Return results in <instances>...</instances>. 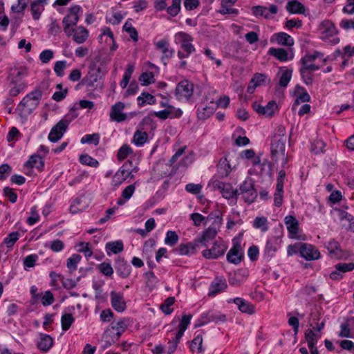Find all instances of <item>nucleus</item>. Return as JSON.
<instances>
[{"label": "nucleus", "instance_id": "f257e3e1", "mask_svg": "<svg viewBox=\"0 0 354 354\" xmlns=\"http://www.w3.org/2000/svg\"><path fill=\"white\" fill-rule=\"evenodd\" d=\"M213 219L214 222L202 234L201 236L196 239V243L207 246V243L214 239L220 230L222 225V216L219 210L212 212L207 217V220Z\"/></svg>", "mask_w": 354, "mask_h": 354}, {"label": "nucleus", "instance_id": "f03ea898", "mask_svg": "<svg viewBox=\"0 0 354 354\" xmlns=\"http://www.w3.org/2000/svg\"><path fill=\"white\" fill-rule=\"evenodd\" d=\"M26 73L24 70L15 69L8 77L9 81V95L10 97L17 96L26 87L24 77Z\"/></svg>", "mask_w": 354, "mask_h": 354}, {"label": "nucleus", "instance_id": "7ed1b4c3", "mask_svg": "<svg viewBox=\"0 0 354 354\" xmlns=\"http://www.w3.org/2000/svg\"><path fill=\"white\" fill-rule=\"evenodd\" d=\"M72 120L73 118L68 115H65L52 127L48 136V140L53 142H56L60 140L68 129V125Z\"/></svg>", "mask_w": 354, "mask_h": 354}, {"label": "nucleus", "instance_id": "20e7f679", "mask_svg": "<svg viewBox=\"0 0 354 354\" xmlns=\"http://www.w3.org/2000/svg\"><path fill=\"white\" fill-rule=\"evenodd\" d=\"M81 8L78 6L71 8L69 13L65 16L62 20L64 30L68 37L72 35L73 26L77 24L79 21V12Z\"/></svg>", "mask_w": 354, "mask_h": 354}, {"label": "nucleus", "instance_id": "39448f33", "mask_svg": "<svg viewBox=\"0 0 354 354\" xmlns=\"http://www.w3.org/2000/svg\"><path fill=\"white\" fill-rule=\"evenodd\" d=\"M41 96V91L39 89H35L22 99L19 106L22 107L23 109H26V111L30 113L38 106Z\"/></svg>", "mask_w": 354, "mask_h": 354}, {"label": "nucleus", "instance_id": "423d86ee", "mask_svg": "<svg viewBox=\"0 0 354 354\" xmlns=\"http://www.w3.org/2000/svg\"><path fill=\"white\" fill-rule=\"evenodd\" d=\"M241 194L243 200L249 203H252L257 197V191L254 188V184L251 178L246 179L239 187L238 195Z\"/></svg>", "mask_w": 354, "mask_h": 354}, {"label": "nucleus", "instance_id": "0eeeda50", "mask_svg": "<svg viewBox=\"0 0 354 354\" xmlns=\"http://www.w3.org/2000/svg\"><path fill=\"white\" fill-rule=\"evenodd\" d=\"M194 93V84L188 80L180 82L175 89V95L177 100L181 101L189 100Z\"/></svg>", "mask_w": 354, "mask_h": 354}, {"label": "nucleus", "instance_id": "6e6552de", "mask_svg": "<svg viewBox=\"0 0 354 354\" xmlns=\"http://www.w3.org/2000/svg\"><path fill=\"white\" fill-rule=\"evenodd\" d=\"M325 245L331 258L346 260L350 257V252L342 250L339 243L334 239L329 241Z\"/></svg>", "mask_w": 354, "mask_h": 354}, {"label": "nucleus", "instance_id": "1a4fd4ad", "mask_svg": "<svg viewBox=\"0 0 354 354\" xmlns=\"http://www.w3.org/2000/svg\"><path fill=\"white\" fill-rule=\"evenodd\" d=\"M287 138L281 139L275 137L272 138L270 144L271 156L273 161H277L280 157L285 156L286 142Z\"/></svg>", "mask_w": 354, "mask_h": 354}, {"label": "nucleus", "instance_id": "9d476101", "mask_svg": "<svg viewBox=\"0 0 354 354\" xmlns=\"http://www.w3.org/2000/svg\"><path fill=\"white\" fill-rule=\"evenodd\" d=\"M227 247L222 240L216 241L210 249L203 251V257L207 259H215L223 256Z\"/></svg>", "mask_w": 354, "mask_h": 354}, {"label": "nucleus", "instance_id": "9b49d317", "mask_svg": "<svg viewBox=\"0 0 354 354\" xmlns=\"http://www.w3.org/2000/svg\"><path fill=\"white\" fill-rule=\"evenodd\" d=\"M156 48L162 53L161 60L165 65L174 56V50L170 48V44L167 39H162L154 42Z\"/></svg>", "mask_w": 354, "mask_h": 354}, {"label": "nucleus", "instance_id": "f8f14e48", "mask_svg": "<svg viewBox=\"0 0 354 354\" xmlns=\"http://www.w3.org/2000/svg\"><path fill=\"white\" fill-rule=\"evenodd\" d=\"M212 187L214 189L219 190L223 196L227 199L236 198L238 196L239 191L237 189L234 190L230 184L223 183L219 180H213Z\"/></svg>", "mask_w": 354, "mask_h": 354}, {"label": "nucleus", "instance_id": "ddd939ff", "mask_svg": "<svg viewBox=\"0 0 354 354\" xmlns=\"http://www.w3.org/2000/svg\"><path fill=\"white\" fill-rule=\"evenodd\" d=\"M244 255L240 242L233 241V245L227 254L226 258L228 262L238 265L243 259Z\"/></svg>", "mask_w": 354, "mask_h": 354}, {"label": "nucleus", "instance_id": "4468645a", "mask_svg": "<svg viewBox=\"0 0 354 354\" xmlns=\"http://www.w3.org/2000/svg\"><path fill=\"white\" fill-rule=\"evenodd\" d=\"M300 256L307 261H314L321 257L319 250L313 245L302 243Z\"/></svg>", "mask_w": 354, "mask_h": 354}, {"label": "nucleus", "instance_id": "2eb2a0df", "mask_svg": "<svg viewBox=\"0 0 354 354\" xmlns=\"http://www.w3.org/2000/svg\"><path fill=\"white\" fill-rule=\"evenodd\" d=\"M110 297L111 306L115 311L121 313L126 309V301L122 292L111 291Z\"/></svg>", "mask_w": 354, "mask_h": 354}, {"label": "nucleus", "instance_id": "dca6fc26", "mask_svg": "<svg viewBox=\"0 0 354 354\" xmlns=\"http://www.w3.org/2000/svg\"><path fill=\"white\" fill-rule=\"evenodd\" d=\"M99 73L100 68L97 70L91 69L86 76L78 83V86H86L88 89H93L98 82Z\"/></svg>", "mask_w": 354, "mask_h": 354}, {"label": "nucleus", "instance_id": "f3484780", "mask_svg": "<svg viewBox=\"0 0 354 354\" xmlns=\"http://www.w3.org/2000/svg\"><path fill=\"white\" fill-rule=\"evenodd\" d=\"M115 268L118 275L122 278H127L131 274V268L130 265L124 258L120 257H118L115 260Z\"/></svg>", "mask_w": 354, "mask_h": 354}, {"label": "nucleus", "instance_id": "a211bd4d", "mask_svg": "<svg viewBox=\"0 0 354 354\" xmlns=\"http://www.w3.org/2000/svg\"><path fill=\"white\" fill-rule=\"evenodd\" d=\"M270 41L285 46H292L294 44L293 38L290 35L284 32L273 34L270 38Z\"/></svg>", "mask_w": 354, "mask_h": 354}, {"label": "nucleus", "instance_id": "6ab92c4d", "mask_svg": "<svg viewBox=\"0 0 354 354\" xmlns=\"http://www.w3.org/2000/svg\"><path fill=\"white\" fill-rule=\"evenodd\" d=\"M124 109V104L121 102H118L113 105L110 113L111 119L118 122L124 121L127 118V115L125 113H122Z\"/></svg>", "mask_w": 354, "mask_h": 354}, {"label": "nucleus", "instance_id": "aec40b11", "mask_svg": "<svg viewBox=\"0 0 354 354\" xmlns=\"http://www.w3.org/2000/svg\"><path fill=\"white\" fill-rule=\"evenodd\" d=\"M319 31L322 38L332 37L337 33L334 24L330 20L323 21L319 26Z\"/></svg>", "mask_w": 354, "mask_h": 354}, {"label": "nucleus", "instance_id": "412c9836", "mask_svg": "<svg viewBox=\"0 0 354 354\" xmlns=\"http://www.w3.org/2000/svg\"><path fill=\"white\" fill-rule=\"evenodd\" d=\"M284 223L286 225L290 237L295 238L299 232V221L295 216L288 215L284 218Z\"/></svg>", "mask_w": 354, "mask_h": 354}, {"label": "nucleus", "instance_id": "4be33fe9", "mask_svg": "<svg viewBox=\"0 0 354 354\" xmlns=\"http://www.w3.org/2000/svg\"><path fill=\"white\" fill-rule=\"evenodd\" d=\"M227 282L225 279L223 277H216L212 282L209 287V295H216L227 288Z\"/></svg>", "mask_w": 354, "mask_h": 354}, {"label": "nucleus", "instance_id": "5701e85b", "mask_svg": "<svg viewBox=\"0 0 354 354\" xmlns=\"http://www.w3.org/2000/svg\"><path fill=\"white\" fill-rule=\"evenodd\" d=\"M88 206L86 198L84 196H81L73 201L70 206V212L72 214H77L85 210Z\"/></svg>", "mask_w": 354, "mask_h": 354}, {"label": "nucleus", "instance_id": "b1692460", "mask_svg": "<svg viewBox=\"0 0 354 354\" xmlns=\"http://www.w3.org/2000/svg\"><path fill=\"white\" fill-rule=\"evenodd\" d=\"M233 302L238 306L239 310L242 313L252 315L254 313V306L248 301L236 297L233 299Z\"/></svg>", "mask_w": 354, "mask_h": 354}, {"label": "nucleus", "instance_id": "393cba45", "mask_svg": "<svg viewBox=\"0 0 354 354\" xmlns=\"http://www.w3.org/2000/svg\"><path fill=\"white\" fill-rule=\"evenodd\" d=\"M73 39L77 44H83L88 37V31L83 26H78L73 30Z\"/></svg>", "mask_w": 354, "mask_h": 354}, {"label": "nucleus", "instance_id": "a878e982", "mask_svg": "<svg viewBox=\"0 0 354 354\" xmlns=\"http://www.w3.org/2000/svg\"><path fill=\"white\" fill-rule=\"evenodd\" d=\"M203 331L198 330L194 334V337L190 344V349L192 352L202 353L204 350L203 348Z\"/></svg>", "mask_w": 354, "mask_h": 354}, {"label": "nucleus", "instance_id": "bb28decb", "mask_svg": "<svg viewBox=\"0 0 354 354\" xmlns=\"http://www.w3.org/2000/svg\"><path fill=\"white\" fill-rule=\"evenodd\" d=\"M268 53L270 55L274 57L280 62H286L293 58L292 55L289 56L288 51L284 48H270L268 50Z\"/></svg>", "mask_w": 354, "mask_h": 354}, {"label": "nucleus", "instance_id": "cd10ccee", "mask_svg": "<svg viewBox=\"0 0 354 354\" xmlns=\"http://www.w3.org/2000/svg\"><path fill=\"white\" fill-rule=\"evenodd\" d=\"M46 3V0H35L30 3V10L32 18L38 20L40 17L41 12L44 10V6Z\"/></svg>", "mask_w": 354, "mask_h": 354}, {"label": "nucleus", "instance_id": "c85d7f7f", "mask_svg": "<svg viewBox=\"0 0 354 354\" xmlns=\"http://www.w3.org/2000/svg\"><path fill=\"white\" fill-rule=\"evenodd\" d=\"M192 317V315H183L180 324L178 325V330L176 335V343H178L180 338L183 337L185 331L187 328L188 326L190 324L191 319Z\"/></svg>", "mask_w": 354, "mask_h": 354}, {"label": "nucleus", "instance_id": "c756f323", "mask_svg": "<svg viewBox=\"0 0 354 354\" xmlns=\"http://www.w3.org/2000/svg\"><path fill=\"white\" fill-rule=\"evenodd\" d=\"M286 8L288 12L292 14H304L306 12L305 6L297 0L289 1Z\"/></svg>", "mask_w": 354, "mask_h": 354}, {"label": "nucleus", "instance_id": "7c9ffc66", "mask_svg": "<svg viewBox=\"0 0 354 354\" xmlns=\"http://www.w3.org/2000/svg\"><path fill=\"white\" fill-rule=\"evenodd\" d=\"M281 239L278 236L270 238L266 245V252L272 256L274 253L280 248Z\"/></svg>", "mask_w": 354, "mask_h": 354}, {"label": "nucleus", "instance_id": "2f4dec72", "mask_svg": "<svg viewBox=\"0 0 354 354\" xmlns=\"http://www.w3.org/2000/svg\"><path fill=\"white\" fill-rule=\"evenodd\" d=\"M53 345V339L46 334H40V339L37 342V347L39 350L46 352L50 349Z\"/></svg>", "mask_w": 354, "mask_h": 354}, {"label": "nucleus", "instance_id": "473e14b6", "mask_svg": "<svg viewBox=\"0 0 354 354\" xmlns=\"http://www.w3.org/2000/svg\"><path fill=\"white\" fill-rule=\"evenodd\" d=\"M105 249L109 256L111 253L117 254L123 251L124 245L122 241H111L106 243Z\"/></svg>", "mask_w": 354, "mask_h": 354}, {"label": "nucleus", "instance_id": "72a5a7b5", "mask_svg": "<svg viewBox=\"0 0 354 354\" xmlns=\"http://www.w3.org/2000/svg\"><path fill=\"white\" fill-rule=\"evenodd\" d=\"M43 157L37 155V154H33L32 155L29 160L25 162L24 167L26 168H32V167H37L39 170H42L44 162L42 160Z\"/></svg>", "mask_w": 354, "mask_h": 354}, {"label": "nucleus", "instance_id": "f704fd0d", "mask_svg": "<svg viewBox=\"0 0 354 354\" xmlns=\"http://www.w3.org/2000/svg\"><path fill=\"white\" fill-rule=\"evenodd\" d=\"M194 39L192 36L185 32L180 31L174 35V42L180 46L186 45L187 44H192Z\"/></svg>", "mask_w": 354, "mask_h": 354}, {"label": "nucleus", "instance_id": "c9c22d12", "mask_svg": "<svg viewBox=\"0 0 354 354\" xmlns=\"http://www.w3.org/2000/svg\"><path fill=\"white\" fill-rule=\"evenodd\" d=\"M129 178V176L124 174V172H122L118 169L112 177L111 186L113 189H116Z\"/></svg>", "mask_w": 354, "mask_h": 354}, {"label": "nucleus", "instance_id": "e433bc0d", "mask_svg": "<svg viewBox=\"0 0 354 354\" xmlns=\"http://www.w3.org/2000/svg\"><path fill=\"white\" fill-rule=\"evenodd\" d=\"M217 169L218 174L222 176H227L232 171L231 165L229 164V161L227 157H223L220 159L217 165Z\"/></svg>", "mask_w": 354, "mask_h": 354}, {"label": "nucleus", "instance_id": "4c0bfd02", "mask_svg": "<svg viewBox=\"0 0 354 354\" xmlns=\"http://www.w3.org/2000/svg\"><path fill=\"white\" fill-rule=\"evenodd\" d=\"M199 244L196 243H189L187 244L181 243L178 247V251L181 255L194 254L196 252V248L198 247Z\"/></svg>", "mask_w": 354, "mask_h": 354}, {"label": "nucleus", "instance_id": "58836bf2", "mask_svg": "<svg viewBox=\"0 0 354 354\" xmlns=\"http://www.w3.org/2000/svg\"><path fill=\"white\" fill-rule=\"evenodd\" d=\"M322 59L324 63L327 62V59L324 57V54L321 52L315 50L313 53H307L300 59L301 64L313 63L315 59Z\"/></svg>", "mask_w": 354, "mask_h": 354}, {"label": "nucleus", "instance_id": "ea45409f", "mask_svg": "<svg viewBox=\"0 0 354 354\" xmlns=\"http://www.w3.org/2000/svg\"><path fill=\"white\" fill-rule=\"evenodd\" d=\"M196 51L194 46L192 44H187L186 45L180 46L178 50L177 55L180 59L187 58L191 54Z\"/></svg>", "mask_w": 354, "mask_h": 354}, {"label": "nucleus", "instance_id": "a19ab883", "mask_svg": "<svg viewBox=\"0 0 354 354\" xmlns=\"http://www.w3.org/2000/svg\"><path fill=\"white\" fill-rule=\"evenodd\" d=\"M120 337L121 335H118L112 327H110L105 331L103 338L106 342V346H110L118 340Z\"/></svg>", "mask_w": 354, "mask_h": 354}, {"label": "nucleus", "instance_id": "79ce46f5", "mask_svg": "<svg viewBox=\"0 0 354 354\" xmlns=\"http://www.w3.org/2000/svg\"><path fill=\"white\" fill-rule=\"evenodd\" d=\"M138 105L141 107L145 104H154L156 102L155 97L146 92H142L137 98Z\"/></svg>", "mask_w": 354, "mask_h": 354}, {"label": "nucleus", "instance_id": "37998d69", "mask_svg": "<svg viewBox=\"0 0 354 354\" xmlns=\"http://www.w3.org/2000/svg\"><path fill=\"white\" fill-rule=\"evenodd\" d=\"M201 318L206 319L205 321H203L201 323V324H204L209 322H225L226 319V317L225 315L216 314L212 311H209L207 313L204 314Z\"/></svg>", "mask_w": 354, "mask_h": 354}, {"label": "nucleus", "instance_id": "c03bdc74", "mask_svg": "<svg viewBox=\"0 0 354 354\" xmlns=\"http://www.w3.org/2000/svg\"><path fill=\"white\" fill-rule=\"evenodd\" d=\"M129 324V320L128 319H122L116 322H113L111 324V327L113 330L118 333V335H122V334L126 330Z\"/></svg>", "mask_w": 354, "mask_h": 354}, {"label": "nucleus", "instance_id": "a18cd8bd", "mask_svg": "<svg viewBox=\"0 0 354 354\" xmlns=\"http://www.w3.org/2000/svg\"><path fill=\"white\" fill-rule=\"evenodd\" d=\"M299 72L304 82L306 85L313 84L314 77L313 73L308 70L304 64H301Z\"/></svg>", "mask_w": 354, "mask_h": 354}, {"label": "nucleus", "instance_id": "49530a36", "mask_svg": "<svg viewBox=\"0 0 354 354\" xmlns=\"http://www.w3.org/2000/svg\"><path fill=\"white\" fill-rule=\"evenodd\" d=\"M148 140V134L145 131L137 130L133 135V142L136 146H142Z\"/></svg>", "mask_w": 354, "mask_h": 354}, {"label": "nucleus", "instance_id": "de8ad7c7", "mask_svg": "<svg viewBox=\"0 0 354 354\" xmlns=\"http://www.w3.org/2000/svg\"><path fill=\"white\" fill-rule=\"evenodd\" d=\"M133 71H134V66L131 64H129L127 66L125 71H124L123 78L120 83V86L122 88H126L127 86L128 85L129 80L131 79V77L133 73Z\"/></svg>", "mask_w": 354, "mask_h": 354}, {"label": "nucleus", "instance_id": "09e8293b", "mask_svg": "<svg viewBox=\"0 0 354 354\" xmlns=\"http://www.w3.org/2000/svg\"><path fill=\"white\" fill-rule=\"evenodd\" d=\"M253 227L261 230L263 232H266L268 230L267 218L264 216L256 217L253 222Z\"/></svg>", "mask_w": 354, "mask_h": 354}, {"label": "nucleus", "instance_id": "8fccbe9b", "mask_svg": "<svg viewBox=\"0 0 354 354\" xmlns=\"http://www.w3.org/2000/svg\"><path fill=\"white\" fill-rule=\"evenodd\" d=\"M79 160L82 165H88L91 167L96 168L99 166V162L86 153L80 155Z\"/></svg>", "mask_w": 354, "mask_h": 354}, {"label": "nucleus", "instance_id": "3c124183", "mask_svg": "<svg viewBox=\"0 0 354 354\" xmlns=\"http://www.w3.org/2000/svg\"><path fill=\"white\" fill-rule=\"evenodd\" d=\"M319 337L320 335L315 334L311 329H308L305 332V338L308 347H313V345H316Z\"/></svg>", "mask_w": 354, "mask_h": 354}, {"label": "nucleus", "instance_id": "603ef678", "mask_svg": "<svg viewBox=\"0 0 354 354\" xmlns=\"http://www.w3.org/2000/svg\"><path fill=\"white\" fill-rule=\"evenodd\" d=\"M297 88L301 91V93L299 94V95L297 97L295 104L293 105V108H295V106L299 105L301 103L303 102H309L310 100V96L309 94L306 91L304 88L297 86Z\"/></svg>", "mask_w": 354, "mask_h": 354}, {"label": "nucleus", "instance_id": "864d4df0", "mask_svg": "<svg viewBox=\"0 0 354 354\" xmlns=\"http://www.w3.org/2000/svg\"><path fill=\"white\" fill-rule=\"evenodd\" d=\"M267 82H270V79L266 74L259 73H255L251 80V83L255 84L257 86L265 85Z\"/></svg>", "mask_w": 354, "mask_h": 354}, {"label": "nucleus", "instance_id": "5fc2aeb1", "mask_svg": "<svg viewBox=\"0 0 354 354\" xmlns=\"http://www.w3.org/2000/svg\"><path fill=\"white\" fill-rule=\"evenodd\" d=\"M292 74V69H286L281 71L279 82V86L284 88L286 87L291 80Z\"/></svg>", "mask_w": 354, "mask_h": 354}, {"label": "nucleus", "instance_id": "6e6d98bb", "mask_svg": "<svg viewBox=\"0 0 354 354\" xmlns=\"http://www.w3.org/2000/svg\"><path fill=\"white\" fill-rule=\"evenodd\" d=\"M131 153H133L132 148L129 145L124 144L119 149L117 158L119 161H122Z\"/></svg>", "mask_w": 354, "mask_h": 354}, {"label": "nucleus", "instance_id": "4d7b16f0", "mask_svg": "<svg viewBox=\"0 0 354 354\" xmlns=\"http://www.w3.org/2000/svg\"><path fill=\"white\" fill-rule=\"evenodd\" d=\"M75 322V319L73 315L70 313L64 314L61 318L62 328L63 330H68L73 323Z\"/></svg>", "mask_w": 354, "mask_h": 354}, {"label": "nucleus", "instance_id": "13d9d810", "mask_svg": "<svg viewBox=\"0 0 354 354\" xmlns=\"http://www.w3.org/2000/svg\"><path fill=\"white\" fill-rule=\"evenodd\" d=\"M82 257L80 254H74L67 259V268L69 269L70 272L75 271L77 269V263L81 261Z\"/></svg>", "mask_w": 354, "mask_h": 354}, {"label": "nucleus", "instance_id": "bf43d9fd", "mask_svg": "<svg viewBox=\"0 0 354 354\" xmlns=\"http://www.w3.org/2000/svg\"><path fill=\"white\" fill-rule=\"evenodd\" d=\"M181 0H172V3L167 8V12L171 17H176L180 11Z\"/></svg>", "mask_w": 354, "mask_h": 354}, {"label": "nucleus", "instance_id": "052dcab7", "mask_svg": "<svg viewBox=\"0 0 354 354\" xmlns=\"http://www.w3.org/2000/svg\"><path fill=\"white\" fill-rule=\"evenodd\" d=\"M139 80L142 85L148 86L155 82L154 75L152 72L142 73L139 77Z\"/></svg>", "mask_w": 354, "mask_h": 354}, {"label": "nucleus", "instance_id": "680f3d73", "mask_svg": "<svg viewBox=\"0 0 354 354\" xmlns=\"http://www.w3.org/2000/svg\"><path fill=\"white\" fill-rule=\"evenodd\" d=\"M97 269L106 277H111L113 274V269L111 264L107 262H102L97 266Z\"/></svg>", "mask_w": 354, "mask_h": 354}, {"label": "nucleus", "instance_id": "e2e57ef3", "mask_svg": "<svg viewBox=\"0 0 354 354\" xmlns=\"http://www.w3.org/2000/svg\"><path fill=\"white\" fill-rule=\"evenodd\" d=\"M175 302V298L174 297H167L163 304L160 306V309L166 315H170L173 312V309L170 308Z\"/></svg>", "mask_w": 354, "mask_h": 354}, {"label": "nucleus", "instance_id": "0e129e2a", "mask_svg": "<svg viewBox=\"0 0 354 354\" xmlns=\"http://www.w3.org/2000/svg\"><path fill=\"white\" fill-rule=\"evenodd\" d=\"M178 239L179 237L176 232L168 231L166 234L165 243L168 245L174 246L178 243Z\"/></svg>", "mask_w": 354, "mask_h": 354}, {"label": "nucleus", "instance_id": "69168bd1", "mask_svg": "<svg viewBox=\"0 0 354 354\" xmlns=\"http://www.w3.org/2000/svg\"><path fill=\"white\" fill-rule=\"evenodd\" d=\"M19 233L18 232H11L4 239L3 243L6 245L7 248H12L19 239Z\"/></svg>", "mask_w": 354, "mask_h": 354}, {"label": "nucleus", "instance_id": "338daca9", "mask_svg": "<svg viewBox=\"0 0 354 354\" xmlns=\"http://www.w3.org/2000/svg\"><path fill=\"white\" fill-rule=\"evenodd\" d=\"M263 16L266 19H272L278 12L276 5H271L268 8L263 6Z\"/></svg>", "mask_w": 354, "mask_h": 354}, {"label": "nucleus", "instance_id": "774afa93", "mask_svg": "<svg viewBox=\"0 0 354 354\" xmlns=\"http://www.w3.org/2000/svg\"><path fill=\"white\" fill-rule=\"evenodd\" d=\"M265 109V116L268 118L272 117L275 113V111L278 109V106L275 101H270L266 106H264Z\"/></svg>", "mask_w": 354, "mask_h": 354}]
</instances>
